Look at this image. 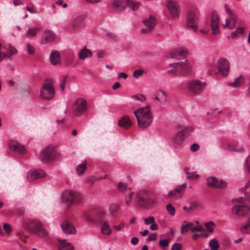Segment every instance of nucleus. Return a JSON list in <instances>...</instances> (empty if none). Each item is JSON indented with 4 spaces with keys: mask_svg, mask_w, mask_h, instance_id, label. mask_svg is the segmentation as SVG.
<instances>
[{
    "mask_svg": "<svg viewBox=\"0 0 250 250\" xmlns=\"http://www.w3.org/2000/svg\"><path fill=\"white\" fill-rule=\"evenodd\" d=\"M134 114L137 119L138 126L140 128H146L152 123L153 115L149 105L134 110Z\"/></svg>",
    "mask_w": 250,
    "mask_h": 250,
    "instance_id": "obj_1",
    "label": "nucleus"
},
{
    "mask_svg": "<svg viewBox=\"0 0 250 250\" xmlns=\"http://www.w3.org/2000/svg\"><path fill=\"white\" fill-rule=\"evenodd\" d=\"M136 198L138 205L143 208H148L156 203L151 191L143 189L137 192Z\"/></svg>",
    "mask_w": 250,
    "mask_h": 250,
    "instance_id": "obj_2",
    "label": "nucleus"
},
{
    "mask_svg": "<svg viewBox=\"0 0 250 250\" xmlns=\"http://www.w3.org/2000/svg\"><path fill=\"white\" fill-rule=\"evenodd\" d=\"M57 146L50 145L42 150L39 159L43 163H48L59 159V154L56 151Z\"/></svg>",
    "mask_w": 250,
    "mask_h": 250,
    "instance_id": "obj_3",
    "label": "nucleus"
},
{
    "mask_svg": "<svg viewBox=\"0 0 250 250\" xmlns=\"http://www.w3.org/2000/svg\"><path fill=\"white\" fill-rule=\"evenodd\" d=\"M233 206L231 209L232 213L238 217H242L248 214V206L245 203L244 197H239L234 199L232 201Z\"/></svg>",
    "mask_w": 250,
    "mask_h": 250,
    "instance_id": "obj_4",
    "label": "nucleus"
},
{
    "mask_svg": "<svg viewBox=\"0 0 250 250\" xmlns=\"http://www.w3.org/2000/svg\"><path fill=\"white\" fill-rule=\"evenodd\" d=\"M62 200L63 202L68 203V208L74 203H80L83 200L82 195L75 191L66 190L62 194Z\"/></svg>",
    "mask_w": 250,
    "mask_h": 250,
    "instance_id": "obj_5",
    "label": "nucleus"
},
{
    "mask_svg": "<svg viewBox=\"0 0 250 250\" xmlns=\"http://www.w3.org/2000/svg\"><path fill=\"white\" fill-rule=\"evenodd\" d=\"M55 95V89L52 80H46L40 89L41 97L46 100L52 99Z\"/></svg>",
    "mask_w": 250,
    "mask_h": 250,
    "instance_id": "obj_6",
    "label": "nucleus"
},
{
    "mask_svg": "<svg viewBox=\"0 0 250 250\" xmlns=\"http://www.w3.org/2000/svg\"><path fill=\"white\" fill-rule=\"evenodd\" d=\"M87 109V104L85 99H78L73 104L72 111L76 116H80L85 113Z\"/></svg>",
    "mask_w": 250,
    "mask_h": 250,
    "instance_id": "obj_7",
    "label": "nucleus"
},
{
    "mask_svg": "<svg viewBox=\"0 0 250 250\" xmlns=\"http://www.w3.org/2000/svg\"><path fill=\"white\" fill-rule=\"evenodd\" d=\"M224 8L228 16L225 20L224 26L229 29H232L236 25L238 17L230 9L227 4H225Z\"/></svg>",
    "mask_w": 250,
    "mask_h": 250,
    "instance_id": "obj_8",
    "label": "nucleus"
},
{
    "mask_svg": "<svg viewBox=\"0 0 250 250\" xmlns=\"http://www.w3.org/2000/svg\"><path fill=\"white\" fill-rule=\"evenodd\" d=\"M186 25L188 27L191 28L196 32L198 29L199 18L195 12L192 10L188 11L186 15Z\"/></svg>",
    "mask_w": 250,
    "mask_h": 250,
    "instance_id": "obj_9",
    "label": "nucleus"
},
{
    "mask_svg": "<svg viewBox=\"0 0 250 250\" xmlns=\"http://www.w3.org/2000/svg\"><path fill=\"white\" fill-rule=\"evenodd\" d=\"M206 85L204 82L199 80L190 81L187 84V88L189 91L194 94H199L203 92Z\"/></svg>",
    "mask_w": 250,
    "mask_h": 250,
    "instance_id": "obj_10",
    "label": "nucleus"
},
{
    "mask_svg": "<svg viewBox=\"0 0 250 250\" xmlns=\"http://www.w3.org/2000/svg\"><path fill=\"white\" fill-rule=\"evenodd\" d=\"M28 228L40 236L47 235V232L43 228L42 224L39 221H31L28 226Z\"/></svg>",
    "mask_w": 250,
    "mask_h": 250,
    "instance_id": "obj_11",
    "label": "nucleus"
},
{
    "mask_svg": "<svg viewBox=\"0 0 250 250\" xmlns=\"http://www.w3.org/2000/svg\"><path fill=\"white\" fill-rule=\"evenodd\" d=\"M143 22L145 28H143L141 30V33L142 34H148L151 32L154 29L156 23V20L153 16H150L143 21Z\"/></svg>",
    "mask_w": 250,
    "mask_h": 250,
    "instance_id": "obj_12",
    "label": "nucleus"
},
{
    "mask_svg": "<svg viewBox=\"0 0 250 250\" xmlns=\"http://www.w3.org/2000/svg\"><path fill=\"white\" fill-rule=\"evenodd\" d=\"M210 27L212 34L217 35L220 33V21L218 14L216 12L213 11L211 16Z\"/></svg>",
    "mask_w": 250,
    "mask_h": 250,
    "instance_id": "obj_13",
    "label": "nucleus"
},
{
    "mask_svg": "<svg viewBox=\"0 0 250 250\" xmlns=\"http://www.w3.org/2000/svg\"><path fill=\"white\" fill-rule=\"evenodd\" d=\"M217 69L222 75L226 76L229 72V63L228 60L221 58L217 63Z\"/></svg>",
    "mask_w": 250,
    "mask_h": 250,
    "instance_id": "obj_14",
    "label": "nucleus"
},
{
    "mask_svg": "<svg viewBox=\"0 0 250 250\" xmlns=\"http://www.w3.org/2000/svg\"><path fill=\"white\" fill-rule=\"evenodd\" d=\"M8 145L10 150L16 153L23 155L26 153L24 146L17 141L10 140L8 142Z\"/></svg>",
    "mask_w": 250,
    "mask_h": 250,
    "instance_id": "obj_15",
    "label": "nucleus"
},
{
    "mask_svg": "<svg viewBox=\"0 0 250 250\" xmlns=\"http://www.w3.org/2000/svg\"><path fill=\"white\" fill-rule=\"evenodd\" d=\"M207 180L208 186L211 188H224L227 186V184L225 181L222 180H219L213 176L208 177Z\"/></svg>",
    "mask_w": 250,
    "mask_h": 250,
    "instance_id": "obj_16",
    "label": "nucleus"
},
{
    "mask_svg": "<svg viewBox=\"0 0 250 250\" xmlns=\"http://www.w3.org/2000/svg\"><path fill=\"white\" fill-rule=\"evenodd\" d=\"M167 7L172 18H177L179 17L180 8L179 4L176 1L169 0L167 3Z\"/></svg>",
    "mask_w": 250,
    "mask_h": 250,
    "instance_id": "obj_17",
    "label": "nucleus"
},
{
    "mask_svg": "<svg viewBox=\"0 0 250 250\" xmlns=\"http://www.w3.org/2000/svg\"><path fill=\"white\" fill-rule=\"evenodd\" d=\"M173 65L178 70V73L181 74H189L191 71V66L187 61H185L184 62L175 63V64Z\"/></svg>",
    "mask_w": 250,
    "mask_h": 250,
    "instance_id": "obj_18",
    "label": "nucleus"
},
{
    "mask_svg": "<svg viewBox=\"0 0 250 250\" xmlns=\"http://www.w3.org/2000/svg\"><path fill=\"white\" fill-rule=\"evenodd\" d=\"M46 176L45 171L41 169L30 170L27 174V178L29 181L36 179L44 177Z\"/></svg>",
    "mask_w": 250,
    "mask_h": 250,
    "instance_id": "obj_19",
    "label": "nucleus"
},
{
    "mask_svg": "<svg viewBox=\"0 0 250 250\" xmlns=\"http://www.w3.org/2000/svg\"><path fill=\"white\" fill-rule=\"evenodd\" d=\"M85 18L86 16L83 14H80L75 17L71 22L72 28L75 30L80 29L83 25V21Z\"/></svg>",
    "mask_w": 250,
    "mask_h": 250,
    "instance_id": "obj_20",
    "label": "nucleus"
},
{
    "mask_svg": "<svg viewBox=\"0 0 250 250\" xmlns=\"http://www.w3.org/2000/svg\"><path fill=\"white\" fill-rule=\"evenodd\" d=\"M62 231L66 234H75L76 230L73 225L68 220H65L61 225Z\"/></svg>",
    "mask_w": 250,
    "mask_h": 250,
    "instance_id": "obj_21",
    "label": "nucleus"
},
{
    "mask_svg": "<svg viewBox=\"0 0 250 250\" xmlns=\"http://www.w3.org/2000/svg\"><path fill=\"white\" fill-rule=\"evenodd\" d=\"M58 250H74V246L70 243L68 242L66 239H58Z\"/></svg>",
    "mask_w": 250,
    "mask_h": 250,
    "instance_id": "obj_22",
    "label": "nucleus"
},
{
    "mask_svg": "<svg viewBox=\"0 0 250 250\" xmlns=\"http://www.w3.org/2000/svg\"><path fill=\"white\" fill-rule=\"evenodd\" d=\"M126 0H112L111 5L112 8L118 11H122L126 6Z\"/></svg>",
    "mask_w": 250,
    "mask_h": 250,
    "instance_id": "obj_23",
    "label": "nucleus"
},
{
    "mask_svg": "<svg viewBox=\"0 0 250 250\" xmlns=\"http://www.w3.org/2000/svg\"><path fill=\"white\" fill-rule=\"evenodd\" d=\"M49 60L53 65L60 64L62 60L61 56L58 51L53 50L50 55Z\"/></svg>",
    "mask_w": 250,
    "mask_h": 250,
    "instance_id": "obj_24",
    "label": "nucleus"
},
{
    "mask_svg": "<svg viewBox=\"0 0 250 250\" xmlns=\"http://www.w3.org/2000/svg\"><path fill=\"white\" fill-rule=\"evenodd\" d=\"M187 53V51L183 49H174L171 51L169 57L179 60L185 57Z\"/></svg>",
    "mask_w": 250,
    "mask_h": 250,
    "instance_id": "obj_25",
    "label": "nucleus"
},
{
    "mask_svg": "<svg viewBox=\"0 0 250 250\" xmlns=\"http://www.w3.org/2000/svg\"><path fill=\"white\" fill-rule=\"evenodd\" d=\"M186 186V183H184L183 185L178 186L175 189L169 191L167 197L168 198H177L179 197V194L184 191Z\"/></svg>",
    "mask_w": 250,
    "mask_h": 250,
    "instance_id": "obj_26",
    "label": "nucleus"
},
{
    "mask_svg": "<svg viewBox=\"0 0 250 250\" xmlns=\"http://www.w3.org/2000/svg\"><path fill=\"white\" fill-rule=\"evenodd\" d=\"M56 39V35L51 30H46L44 33L42 43L46 44L53 42Z\"/></svg>",
    "mask_w": 250,
    "mask_h": 250,
    "instance_id": "obj_27",
    "label": "nucleus"
},
{
    "mask_svg": "<svg viewBox=\"0 0 250 250\" xmlns=\"http://www.w3.org/2000/svg\"><path fill=\"white\" fill-rule=\"evenodd\" d=\"M118 124L120 127L127 129L132 125V123L128 117L124 116L119 120Z\"/></svg>",
    "mask_w": 250,
    "mask_h": 250,
    "instance_id": "obj_28",
    "label": "nucleus"
},
{
    "mask_svg": "<svg viewBox=\"0 0 250 250\" xmlns=\"http://www.w3.org/2000/svg\"><path fill=\"white\" fill-rule=\"evenodd\" d=\"M154 99L162 103H166L167 101V94L161 89H158L155 92Z\"/></svg>",
    "mask_w": 250,
    "mask_h": 250,
    "instance_id": "obj_29",
    "label": "nucleus"
},
{
    "mask_svg": "<svg viewBox=\"0 0 250 250\" xmlns=\"http://www.w3.org/2000/svg\"><path fill=\"white\" fill-rule=\"evenodd\" d=\"M92 55V51L87 49L86 46L83 47L79 53V58L80 60H84L86 58H90Z\"/></svg>",
    "mask_w": 250,
    "mask_h": 250,
    "instance_id": "obj_30",
    "label": "nucleus"
},
{
    "mask_svg": "<svg viewBox=\"0 0 250 250\" xmlns=\"http://www.w3.org/2000/svg\"><path fill=\"white\" fill-rule=\"evenodd\" d=\"M6 50V53H2V59L4 58H10L12 55L17 53V50L14 46L9 44L7 47H5Z\"/></svg>",
    "mask_w": 250,
    "mask_h": 250,
    "instance_id": "obj_31",
    "label": "nucleus"
},
{
    "mask_svg": "<svg viewBox=\"0 0 250 250\" xmlns=\"http://www.w3.org/2000/svg\"><path fill=\"white\" fill-rule=\"evenodd\" d=\"M120 208V205L119 204L116 203L112 204L109 208L110 214L113 217L116 216Z\"/></svg>",
    "mask_w": 250,
    "mask_h": 250,
    "instance_id": "obj_32",
    "label": "nucleus"
},
{
    "mask_svg": "<svg viewBox=\"0 0 250 250\" xmlns=\"http://www.w3.org/2000/svg\"><path fill=\"white\" fill-rule=\"evenodd\" d=\"M185 139V136L180 131L178 132L175 135L173 138V142L175 144L180 145H181L184 141Z\"/></svg>",
    "mask_w": 250,
    "mask_h": 250,
    "instance_id": "obj_33",
    "label": "nucleus"
},
{
    "mask_svg": "<svg viewBox=\"0 0 250 250\" xmlns=\"http://www.w3.org/2000/svg\"><path fill=\"white\" fill-rule=\"evenodd\" d=\"M188 167L185 168V171L187 175V178L190 180H195L199 178V175L196 174V172H190L189 171Z\"/></svg>",
    "mask_w": 250,
    "mask_h": 250,
    "instance_id": "obj_34",
    "label": "nucleus"
},
{
    "mask_svg": "<svg viewBox=\"0 0 250 250\" xmlns=\"http://www.w3.org/2000/svg\"><path fill=\"white\" fill-rule=\"evenodd\" d=\"M102 233L105 235H109L111 233L112 230L107 221H104L101 226Z\"/></svg>",
    "mask_w": 250,
    "mask_h": 250,
    "instance_id": "obj_35",
    "label": "nucleus"
},
{
    "mask_svg": "<svg viewBox=\"0 0 250 250\" xmlns=\"http://www.w3.org/2000/svg\"><path fill=\"white\" fill-rule=\"evenodd\" d=\"M228 148L229 151L237 152H241L243 150V147L241 146L232 143L228 144Z\"/></svg>",
    "mask_w": 250,
    "mask_h": 250,
    "instance_id": "obj_36",
    "label": "nucleus"
},
{
    "mask_svg": "<svg viewBox=\"0 0 250 250\" xmlns=\"http://www.w3.org/2000/svg\"><path fill=\"white\" fill-rule=\"evenodd\" d=\"M91 212L92 214H93L92 216L94 218V222H99L101 221L102 216L104 214V212L99 210H94Z\"/></svg>",
    "mask_w": 250,
    "mask_h": 250,
    "instance_id": "obj_37",
    "label": "nucleus"
},
{
    "mask_svg": "<svg viewBox=\"0 0 250 250\" xmlns=\"http://www.w3.org/2000/svg\"><path fill=\"white\" fill-rule=\"evenodd\" d=\"M245 29L246 28L244 27H237L236 30L234 31L231 32L230 35L231 38L232 39H235L237 37L238 34L243 35L245 33Z\"/></svg>",
    "mask_w": 250,
    "mask_h": 250,
    "instance_id": "obj_38",
    "label": "nucleus"
},
{
    "mask_svg": "<svg viewBox=\"0 0 250 250\" xmlns=\"http://www.w3.org/2000/svg\"><path fill=\"white\" fill-rule=\"evenodd\" d=\"M126 6H128L134 11L138 10L140 5V3L139 2L133 0H126Z\"/></svg>",
    "mask_w": 250,
    "mask_h": 250,
    "instance_id": "obj_39",
    "label": "nucleus"
},
{
    "mask_svg": "<svg viewBox=\"0 0 250 250\" xmlns=\"http://www.w3.org/2000/svg\"><path fill=\"white\" fill-rule=\"evenodd\" d=\"M240 230L243 233H250V217L248 219L247 223L240 228Z\"/></svg>",
    "mask_w": 250,
    "mask_h": 250,
    "instance_id": "obj_40",
    "label": "nucleus"
},
{
    "mask_svg": "<svg viewBox=\"0 0 250 250\" xmlns=\"http://www.w3.org/2000/svg\"><path fill=\"white\" fill-rule=\"evenodd\" d=\"M245 192L246 199L250 200V180L246 183L242 189Z\"/></svg>",
    "mask_w": 250,
    "mask_h": 250,
    "instance_id": "obj_41",
    "label": "nucleus"
},
{
    "mask_svg": "<svg viewBox=\"0 0 250 250\" xmlns=\"http://www.w3.org/2000/svg\"><path fill=\"white\" fill-rule=\"evenodd\" d=\"M118 189L120 192H125V193L128 192L129 190H131L130 188L127 187L126 184L123 182H120L118 184Z\"/></svg>",
    "mask_w": 250,
    "mask_h": 250,
    "instance_id": "obj_42",
    "label": "nucleus"
},
{
    "mask_svg": "<svg viewBox=\"0 0 250 250\" xmlns=\"http://www.w3.org/2000/svg\"><path fill=\"white\" fill-rule=\"evenodd\" d=\"M244 81V77L241 76L239 77L236 79L233 83H230L229 84V85L232 86L234 87H238L243 84Z\"/></svg>",
    "mask_w": 250,
    "mask_h": 250,
    "instance_id": "obj_43",
    "label": "nucleus"
},
{
    "mask_svg": "<svg viewBox=\"0 0 250 250\" xmlns=\"http://www.w3.org/2000/svg\"><path fill=\"white\" fill-rule=\"evenodd\" d=\"M125 202L127 206L130 205L134 193L132 190H129L125 193Z\"/></svg>",
    "mask_w": 250,
    "mask_h": 250,
    "instance_id": "obj_44",
    "label": "nucleus"
},
{
    "mask_svg": "<svg viewBox=\"0 0 250 250\" xmlns=\"http://www.w3.org/2000/svg\"><path fill=\"white\" fill-rule=\"evenodd\" d=\"M184 225L181 226V233H183L185 232H187L188 229L191 230V228L193 226V224L191 222H187L186 221L184 222Z\"/></svg>",
    "mask_w": 250,
    "mask_h": 250,
    "instance_id": "obj_45",
    "label": "nucleus"
},
{
    "mask_svg": "<svg viewBox=\"0 0 250 250\" xmlns=\"http://www.w3.org/2000/svg\"><path fill=\"white\" fill-rule=\"evenodd\" d=\"M209 246L211 250H218L220 245L217 239H212L209 243Z\"/></svg>",
    "mask_w": 250,
    "mask_h": 250,
    "instance_id": "obj_46",
    "label": "nucleus"
},
{
    "mask_svg": "<svg viewBox=\"0 0 250 250\" xmlns=\"http://www.w3.org/2000/svg\"><path fill=\"white\" fill-rule=\"evenodd\" d=\"M86 169V162H83V163L78 165L76 168L77 173L78 175H81L84 172Z\"/></svg>",
    "mask_w": 250,
    "mask_h": 250,
    "instance_id": "obj_47",
    "label": "nucleus"
},
{
    "mask_svg": "<svg viewBox=\"0 0 250 250\" xmlns=\"http://www.w3.org/2000/svg\"><path fill=\"white\" fill-rule=\"evenodd\" d=\"M194 131L193 127L191 126H187L180 131L186 138L190 135Z\"/></svg>",
    "mask_w": 250,
    "mask_h": 250,
    "instance_id": "obj_48",
    "label": "nucleus"
},
{
    "mask_svg": "<svg viewBox=\"0 0 250 250\" xmlns=\"http://www.w3.org/2000/svg\"><path fill=\"white\" fill-rule=\"evenodd\" d=\"M40 29L39 28H29L27 32L26 36L27 37H34Z\"/></svg>",
    "mask_w": 250,
    "mask_h": 250,
    "instance_id": "obj_49",
    "label": "nucleus"
},
{
    "mask_svg": "<svg viewBox=\"0 0 250 250\" xmlns=\"http://www.w3.org/2000/svg\"><path fill=\"white\" fill-rule=\"evenodd\" d=\"M201 204L198 202H192L190 204V206L188 208V211H192L195 210L198 208H200V207H201Z\"/></svg>",
    "mask_w": 250,
    "mask_h": 250,
    "instance_id": "obj_50",
    "label": "nucleus"
},
{
    "mask_svg": "<svg viewBox=\"0 0 250 250\" xmlns=\"http://www.w3.org/2000/svg\"><path fill=\"white\" fill-rule=\"evenodd\" d=\"M131 98L137 101L143 102L146 100V97L145 95L142 94H136L131 96Z\"/></svg>",
    "mask_w": 250,
    "mask_h": 250,
    "instance_id": "obj_51",
    "label": "nucleus"
},
{
    "mask_svg": "<svg viewBox=\"0 0 250 250\" xmlns=\"http://www.w3.org/2000/svg\"><path fill=\"white\" fill-rule=\"evenodd\" d=\"M106 177V175H105L104 177H101L97 179H95L93 177L90 176V177H87L86 178V182L90 183L91 184V185H92L96 180H97V181L101 180L102 179L105 178Z\"/></svg>",
    "mask_w": 250,
    "mask_h": 250,
    "instance_id": "obj_52",
    "label": "nucleus"
},
{
    "mask_svg": "<svg viewBox=\"0 0 250 250\" xmlns=\"http://www.w3.org/2000/svg\"><path fill=\"white\" fill-rule=\"evenodd\" d=\"M167 210L170 215L173 216L175 213V210L174 208L171 204H168L166 206Z\"/></svg>",
    "mask_w": 250,
    "mask_h": 250,
    "instance_id": "obj_53",
    "label": "nucleus"
},
{
    "mask_svg": "<svg viewBox=\"0 0 250 250\" xmlns=\"http://www.w3.org/2000/svg\"><path fill=\"white\" fill-rule=\"evenodd\" d=\"M26 51L28 54L31 55H34L35 53V49L34 47L29 43L27 44Z\"/></svg>",
    "mask_w": 250,
    "mask_h": 250,
    "instance_id": "obj_54",
    "label": "nucleus"
},
{
    "mask_svg": "<svg viewBox=\"0 0 250 250\" xmlns=\"http://www.w3.org/2000/svg\"><path fill=\"white\" fill-rule=\"evenodd\" d=\"M144 72V70L142 69H137L134 71L133 76L136 79H138L142 75Z\"/></svg>",
    "mask_w": 250,
    "mask_h": 250,
    "instance_id": "obj_55",
    "label": "nucleus"
},
{
    "mask_svg": "<svg viewBox=\"0 0 250 250\" xmlns=\"http://www.w3.org/2000/svg\"><path fill=\"white\" fill-rule=\"evenodd\" d=\"M205 225L209 232H213V227L214 226V223L213 222L210 221L206 223Z\"/></svg>",
    "mask_w": 250,
    "mask_h": 250,
    "instance_id": "obj_56",
    "label": "nucleus"
},
{
    "mask_svg": "<svg viewBox=\"0 0 250 250\" xmlns=\"http://www.w3.org/2000/svg\"><path fill=\"white\" fill-rule=\"evenodd\" d=\"M92 216H93V214H92L91 211L85 212L84 214V217L86 221L94 222V218Z\"/></svg>",
    "mask_w": 250,
    "mask_h": 250,
    "instance_id": "obj_57",
    "label": "nucleus"
},
{
    "mask_svg": "<svg viewBox=\"0 0 250 250\" xmlns=\"http://www.w3.org/2000/svg\"><path fill=\"white\" fill-rule=\"evenodd\" d=\"M170 241V239L161 240L159 241V245L160 247L162 248L166 247L168 246Z\"/></svg>",
    "mask_w": 250,
    "mask_h": 250,
    "instance_id": "obj_58",
    "label": "nucleus"
},
{
    "mask_svg": "<svg viewBox=\"0 0 250 250\" xmlns=\"http://www.w3.org/2000/svg\"><path fill=\"white\" fill-rule=\"evenodd\" d=\"M125 227V223L122 220L119 225H114L113 226V228L117 231L122 230Z\"/></svg>",
    "mask_w": 250,
    "mask_h": 250,
    "instance_id": "obj_59",
    "label": "nucleus"
},
{
    "mask_svg": "<svg viewBox=\"0 0 250 250\" xmlns=\"http://www.w3.org/2000/svg\"><path fill=\"white\" fill-rule=\"evenodd\" d=\"M173 64H175V63H170L169 64V67H172V68L168 71V72L171 74H175L177 73H178V70L176 68V67L174 66Z\"/></svg>",
    "mask_w": 250,
    "mask_h": 250,
    "instance_id": "obj_60",
    "label": "nucleus"
},
{
    "mask_svg": "<svg viewBox=\"0 0 250 250\" xmlns=\"http://www.w3.org/2000/svg\"><path fill=\"white\" fill-rule=\"evenodd\" d=\"M3 229L5 232L7 234H10L12 231V228L8 224H4L3 225Z\"/></svg>",
    "mask_w": 250,
    "mask_h": 250,
    "instance_id": "obj_61",
    "label": "nucleus"
},
{
    "mask_svg": "<svg viewBox=\"0 0 250 250\" xmlns=\"http://www.w3.org/2000/svg\"><path fill=\"white\" fill-rule=\"evenodd\" d=\"M143 219L144 220L145 224L146 225L151 224L155 221L154 218L153 216H150L148 218H144Z\"/></svg>",
    "mask_w": 250,
    "mask_h": 250,
    "instance_id": "obj_62",
    "label": "nucleus"
},
{
    "mask_svg": "<svg viewBox=\"0 0 250 250\" xmlns=\"http://www.w3.org/2000/svg\"><path fill=\"white\" fill-rule=\"evenodd\" d=\"M191 230L192 232H202L203 230V228L201 226H197L195 227L192 226L191 228Z\"/></svg>",
    "mask_w": 250,
    "mask_h": 250,
    "instance_id": "obj_63",
    "label": "nucleus"
},
{
    "mask_svg": "<svg viewBox=\"0 0 250 250\" xmlns=\"http://www.w3.org/2000/svg\"><path fill=\"white\" fill-rule=\"evenodd\" d=\"M246 169L250 173V155L248 157L246 161Z\"/></svg>",
    "mask_w": 250,
    "mask_h": 250,
    "instance_id": "obj_64",
    "label": "nucleus"
}]
</instances>
